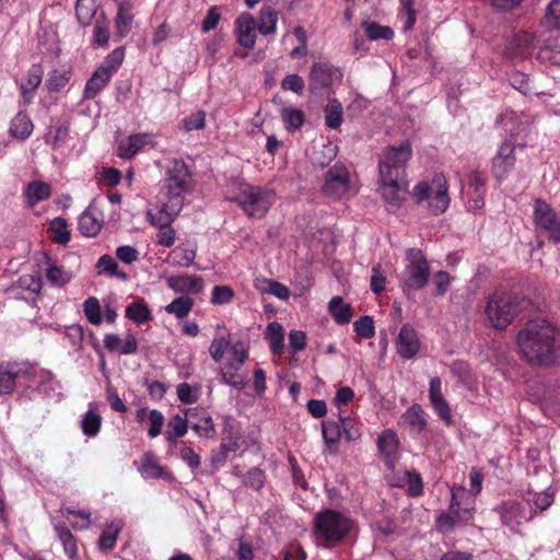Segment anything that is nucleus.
Segmentation results:
<instances>
[{
	"label": "nucleus",
	"mask_w": 560,
	"mask_h": 560,
	"mask_svg": "<svg viewBox=\"0 0 560 560\" xmlns=\"http://www.w3.org/2000/svg\"><path fill=\"white\" fill-rule=\"evenodd\" d=\"M556 328L544 318L528 320L516 336L523 357L532 365L548 366L556 361Z\"/></svg>",
	"instance_id": "nucleus-1"
},
{
	"label": "nucleus",
	"mask_w": 560,
	"mask_h": 560,
	"mask_svg": "<svg viewBox=\"0 0 560 560\" xmlns=\"http://www.w3.org/2000/svg\"><path fill=\"white\" fill-rule=\"evenodd\" d=\"M139 471L143 478H163L165 468L159 464L153 453H145L141 458Z\"/></svg>",
	"instance_id": "nucleus-26"
},
{
	"label": "nucleus",
	"mask_w": 560,
	"mask_h": 560,
	"mask_svg": "<svg viewBox=\"0 0 560 560\" xmlns=\"http://www.w3.org/2000/svg\"><path fill=\"white\" fill-rule=\"evenodd\" d=\"M420 350V341L416 330L405 324L397 338V353L404 359L413 358Z\"/></svg>",
	"instance_id": "nucleus-16"
},
{
	"label": "nucleus",
	"mask_w": 560,
	"mask_h": 560,
	"mask_svg": "<svg viewBox=\"0 0 560 560\" xmlns=\"http://www.w3.org/2000/svg\"><path fill=\"white\" fill-rule=\"evenodd\" d=\"M70 78L71 72L69 70H54L50 72L49 78L46 81V86L49 92H59L68 84Z\"/></svg>",
	"instance_id": "nucleus-45"
},
{
	"label": "nucleus",
	"mask_w": 560,
	"mask_h": 560,
	"mask_svg": "<svg viewBox=\"0 0 560 560\" xmlns=\"http://www.w3.org/2000/svg\"><path fill=\"white\" fill-rule=\"evenodd\" d=\"M351 527L349 518L335 510H325L316 514L314 520V534L328 544L339 542L349 533Z\"/></svg>",
	"instance_id": "nucleus-8"
},
{
	"label": "nucleus",
	"mask_w": 560,
	"mask_h": 560,
	"mask_svg": "<svg viewBox=\"0 0 560 560\" xmlns=\"http://www.w3.org/2000/svg\"><path fill=\"white\" fill-rule=\"evenodd\" d=\"M109 40V22L107 21L104 12L95 20L93 28V37L91 44L93 47H105Z\"/></svg>",
	"instance_id": "nucleus-28"
},
{
	"label": "nucleus",
	"mask_w": 560,
	"mask_h": 560,
	"mask_svg": "<svg viewBox=\"0 0 560 560\" xmlns=\"http://www.w3.org/2000/svg\"><path fill=\"white\" fill-rule=\"evenodd\" d=\"M378 190L382 197L388 205L399 208L408 194L406 172L404 170L396 171L395 167L386 164H378Z\"/></svg>",
	"instance_id": "nucleus-6"
},
{
	"label": "nucleus",
	"mask_w": 560,
	"mask_h": 560,
	"mask_svg": "<svg viewBox=\"0 0 560 560\" xmlns=\"http://www.w3.org/2000/svg\"><path fill=\"white\" fill-rule=\"evenodd\" d=\"M102 229V222L89 210H85L79 218V230L88 237L96 236Z\"/></svg>",
	"instance_id": "nucleus-35"
},
{
	"label": "nucleus",
	"mask_w": 560,
	"mask_h": 560,
	"mask_svg": "<svg viewBox=\"0 0 560 560\" xmlns=\"http://www.w3.org/2000/svg\"><path fill=\"white\" fill-rule=\"evenodd\" d=\"M339 421L341 423L342 435L347 441H358L361 438V431L355 420L339 416Z\"/></svg>",
	"instance_id": "nucleus-54"
},
{
	"label": "nucleus",
	"mask_w": 560,
	"mask_h": 560,
	"mask_svg": "<svg viewBox=\"0 0 560 560\" xmlns=\"http://www.w3.org/2000/svg\"><path fill=\"white\" fill-rule=\"evenodd\" d=\"M206 114L202 110H198L190 116L184 118L183 126L187 131L200 130L205 128Z\"/></svg>",
	"instance_id": "nucleus-60"
},
{
	"label": "nucleus",
	"mask_w": 560,
	"mask_h": 560,
	"mask_svg": "<svg viewBox=\"0 0 560 560\" xmlns=\"http://www.w3.org/2000/svg\"><path fill=\"white\" fill-rule=\"evenodd\" d=\"M265 472L258 467L249 469L243 476V485L254 490H260L265 485Z\"/></svg>",
	"instance_id": "nucleus-52"
},
{
	"label": "nucleus",
	"mask_w": 560,
	"mask_h": 560,
	"mask_svg": "<svg viewBox=\"0 0 560 560\" xmlns=\"http://www.w3.org/2000/svg\"><path fill=\"white\" fill-rule=\"evenodd\" d=\"M398 444V438L392 430H385L378 435L377 447L384 457L385 465L388 468L394 467L397 460Z\"/></svg>",
	"instance_id": "nucleus-20"
},
{
	"label": "nucleus",
	"mask_w": 560,
	"mask_h": 560,
	"mask_svg": "<svg viewBox=\"0 0 560 560\" xmlns=\"http://www.w3.org/2000/svg\"><path fill=\"white\" fill-rule=\"evenodd\" d=\"M362 26L365 31L366 37L371 40L380 38L390 39L394 36V32L390 27L378 25L375 22H364Z\"/></svg>",
	"instance_id": "nucleus-46"
},
{
	"label": "nucleus",
	"mask_w": 560,
	"mask_h": 560,
	"mask_svg": "<svg viewBox=\"0 0 560 560\" xmlns=\"http://www.w3.org/2000/svg\"><path fill=\"white\" fill-rule=\"evenodd\" d=\"M150 428L148 430V435L150 438L158 436L163 428L164 424V416L161 411L153 409L148 415Z\"/></svg>",
	"instance_id": "nucleus-59"
},
{
	"label": "nucleus",
	"mask_w": 560,
	"mask_h": 560,
	"mask_svg": "<svg viewBox=\"0 0 560 560\" xmlns=\"http://www.w3.org/2000/svg\"><path fill=\"white\" fill-rule=\"evenodd\" d=\"M125 58V48L118 47L114 49L103 61V63L100 66V68L105 69L109 75L113 77V74L118 70V68L121 66Z\"/></svg>",
	"instance_id": "nucleus-49"
},
{
	"label": "nucleus",
	"mask_w": 560,
	"mask_h": 560,
	"mask_svg": "<svg viewBox=\"0 0 560 560\" xmlns=\"http://www.w3.org/2000/svg\"><path fill=\"white\" fill-rule=\"evenodd\" d=\"M188 419L180 415H175L167 423L166 441L174 443L177 438H182L187 433Z\"/></svg>",
	"instance_id": "nucleus-37"
},
{
	"label": "nucleus",
	"mask_w": 560,
	"mask_h": 560,
	"mask_svg": "<svg viewBox=\"0 0 560 560\" xmlns=\"http://www.w3.org/2000/svg\"><path fill=\"white\" fill-rule=\"evenodd\" d=\"M231 336L214 338L209 347L210 357L215 361L220 362L223 359L224 352L230 348Z\"/></svg>",
	"instance_id": "nucleus-53"
},
{
	"label": "nucleus",
	"mask_w": 560,
	"mask_h": 560,
	"mask_svg": "<svg viewBox=\"0 0 560 560\" xmlns=\"http://www.w3.org/2000/svg\"><path fill=\"white\" fill-rule=\"evenodd\" d=\"M406 267L400 281L402 292L409 298L416 291L423 289L430 279V266L423 253L409 248L406 253Z\"/></svg>",
	"instance_id": "nucleus-4"
},
{
	"label": "nucleus",
	"mask_w": 560,
	"mask_h": 560,
	"mask_svg": "<svg viewBox=\"0 0 560 560\" xmlns=\"http://www.w3.org/2000/svg\"><path fill=\"white\" fill-rule=\"evenodd\" d=\"M101 416L92 410H89L81 421V428L85 435L95 436L101 429Z\"/></svg>",
	"instance_id": "nucleus-48"
},
{
	"label": "nucleus",
	"mask_w": 560,
	"mask_h": 560,
	"mask_svg": "<svg viewBox=\"0 0 560 560\" xmlns=\"http://www.w3.org/2000/svg\"><path fill=\"white\" fill-rule=\"evenodd\" d=\"M228 200L237 203L248 217L261 218L273 203L275 194L259 186L245 185L237 196Z\"/></svg>",
	"instance_id": "nucleus-7"
},
{
	"label": "nucleus",
	"mask_w": 560,
	"mask_h": 560,
	"mask_svg": "<svg viewBox=\"0 0 560 560\" xmlns=\"http://www.w3.org/2000/svg\"><path fill=\"white\" fill-rule=\"evenodd\" d=\"M24 195L26 197L27 202L31 206H34L37 202L46 200L50 197L51 187L47 183L34 180L27 185Z\"/></svg>",
	"instance_id": "nucleus-27"
},
{
	"label": "nucleus",
	"mask_w": 560,
	"mask_h": 560,
	"mask_svg": "<svg viewBox=\"0 0 560 560\" xmlns=\"http://www.w3.org/2000/svg\"><path fill=\"white\" fill-rule=\"evenodd\" d=\"M534 222L537 229L547 233L550 241L560 243V218L550 205L540 198L534 203Z\"/></svg>",
	"instance_id": "nucleus-9"
},
{
	"label": "nucleus",
	"mask_w": 560,
	"mask_h": 560,
	"mask_svg": "<svg viewBox=\"0 0 560 560\" xmlns=\"http://www.w3.org/2000/svg\"><path fill=\"white\" fill-rule=\"evenodd\" d=\"M243 443L238 423L228 416L223 421L221 450L223 452H236Z\"/></svg>",
	"instance_id": "nucleus-19"
},
{
	"label": "nucleus",
	"mask_w": 560,
	"mask_h": 560,
	"mask_svg": "<svg viewBox=\"0 0 560 560\" xmlns=\"http://www.w3.org/2000/svg\"><path fill=\"white\" fill-rule=\"evenodd\" d=\"M237 42L241 46L252 49L256 42V22L248 13L241 14L235 22Z\"/></svg>",
	"instance_id": "nucleus-18"
},
{
	"label": "nucleus",
	"mask_w": 560,
	"mask_h": 560,
	"mask_svg": "<svg viewBox=\"0 0 560 560\" xmlns=\"http://www.w3.org/2000/svg\"><path fill=\"white\" fill-rule=\"evenodd\" d=\"M50 230L54 233V242L66 245L70 241V232L68 230V223L63 218H55L50 222Z\"/></svg>",
	"instance_id": "nucleus-44"
},
{
	"label": "nucleus",
	"mask_w": 560,
	"mask_h": 560,
	"mask_svg": "<svg viewBox=\"0 0 560 560\" xmlns=\"http://www.w3.org/2000/svg\"><path fill=\"white\" fill-rule=\"evenodd\" d=\"M278 15L270 7L262 8L259 14V22L256 25L262 35L272 34L276 31Z\"/></svg>",
	"instance_id": "nucleus-39"
},
{
	"label": "nucleus",
	"mask_w": 560,
	"mask_h": 560,
	"mask_svg": "<svg viewBox=\"0 0 560 560\" xmlns=\"http://www.w3.org/2000/svg\"><path fill=\"white\" fill-rule=\"evenodd\" d=\"M43 74L44 70L42 65L35 63L28 69L25 81L22 84L27 85L31 89H38L43 81Z\"/></svg>",
	"instance_id": "nucleus-58"
},
{
	"label": "nucleus",
	"mask_w": 560,
	"mask_h": 560,
	"mask_svg": "<svg viewBox=\"0 0 560 560\" xmlns=\"http://www.w3.org/2000/svg\"><path fill=\"white\" fill-rule=\"evenodd\" d=\"M337 70L326 62H315L308 74V88L313 94L328 93Z\"/></svg>",
	"instance_id": "nucleus-12"
},
{
	"label": "nucleus",
	"mask_w": 560,
	"mask_h": 560,
	"mask_svg": "<svg viewBox=\"0 0 560 560\" xmlns=\"http://www.w3.org/2000/svg\"><path fill=\"white\" fill-rule=\"evenodd\" d=\"M405 481L411 497H418L423 491V483L421 476L416 471H406Z\"/></svg>",
	"instance_id": "nucleus-57"
},
{
	"label": "nucleus",
	"mask_w": 560,
	"mask_h": 560,
	"mask_svg": "<svg viewBox=\"0 0 560 560\" xmlns=\"http://www.w3.org/2000/svg\"><path fill=\"white\" fill-rule=\"evenodd\" d=\"M132 22V15H130L121 5L118 9L116 16L117 34L120 37H125L128 33V27Z\"/></svg>",
	"instance_id": "nucleus-62"
},
{
	"label": "nucleus",
	"mask_w": 560,
	"mask_h": 560,
	"mask_svg": "<svg viewBox=\"0 0 560 560\" xmlns=\"http://www.w3.org/2000/svg\"><path fill=\"white\" fill-rule=\"evenodd\" d=\"M97 5L94 0H78L75 15L82 26H89L93 19L96 20Z\"/></svg>",
	"instance_id": "nucleus-30"
},
{
	"label": "nucleus",
	"mask_w": 560,
	"mask_h": 560,
	"mask_svg": "<svg viewBox=\"0 0 560 560\" xmlns=\"http://www.w3.org/2000/svg\"><path fill=\"white\" fill-rule=\"evenodd\" d=\"M328 310L339 325L348 324L352 318V308L350 304L343 302L341 296H334L328 303Z\"/></svg>",
	"instance_id": "nucleus-25"
},
{
	"label": "nucleus",
	"mask_w": 560,
	"mask_h": 560,
	"mask_svg": "<svg viewBox=\"0 0 560 560\" xmlns=\"http://www.w3.org/2000/svg\"><path fill=\"white\" fill-rule=\"evenodd\" d=\"M349 188L350 175L343 164L336 163L327 170L322 187L325 196L331 199H340L349 191Z\"/></svg>",
	"instance_id": "nucleus-10"
},
{
	"label": "nucleus",
	"mask_w": 560,
	"mask_h": 560,
	"mask_svg": "<svg viewBox=\"0 0 560 560\" xmlns=\"http://www.w3.org/2000/svg\"><path fill=\"white\" fill-rule=\"evenodd\" d=\"M45 259L48 264V267L46 268L47 280L55 287H63L67 284L71 279V275L63 271L57 265L50 264V258L48 255H45Z\"/></svg>",
	"instance_id": "nucleus-40"
},
{
	"label": "nucleus",
	"mask_w": 560,
	"mask_h": 560,
	"mask_svg": "<svg viewBox=\"0 0 560 560\" xmlns=\"http://www.w3.org/2000/svg\"><path fill=\"white\" fill-rule=\"evenodd\" d=\"M529 305L530 301L525 296L494 291L487 299L485 314L494 329L504 330Z\"/></svg>",
	"instance_id": "nucleus-2"
},
{
	"label": "nucleus",
	"mask_w": 560,
	"mask_h": 560,
	"mask_svg": "<svg viewBox=\"0 0 560 560\" xmlns=\"http://www.w3.org/2000/svg\"><path fill=\"white\" fill-rule=\"evenodd\" d=\"M343 120L342 105L336 98L330 100L325 107V124L331 129L340 127Z\"/></svg>",
	"instance_id": "nucleus-36"
},
{
	"label": "nucleus",
	"mask_w": 560,
	"mask_h": 560,
	"mask_svg": "<svg viewBox=\"0 0 560 560\" xmlns=\"http://www.w3.org/2000/svg\"><path fill=\"white\" fill-rule=\"evenodd\" d=\"M234 298V291L230 285H215L212 290L211 303L222 305L230 303Z\"/></svg>",
	"instance_id": "nucleus-56"
},
{
	"label": "nucleus",
	"mask_w": 560,
	"mask_h": 560,
	"mask_svg": "<svg viewBox=\"0 0 560 560\" xmlns=\"http://www.w3.org/2000/svg\"><path fill=\"white\" fill-rule=\"evenodd\" d=\"M180 210L182 209L175 210L174 201L167 199V201L163 203L155 213H153L151 210H148L147 217L149 222L159 229L171 225Z\"/></svg>",
	"instance_id": "nucleus-21"
},
{
	"label": "nucleus",
	"mask_w": 560,
	"mask_h": 560,
	"mask_svg": "<svg viewBox=\"0 0 560 560\" xmlns=\"http://www.w3.org/2000/svg\"><path fill=\"white\" fill-rule=\"evenodd\" d=\"M546 23L552 27H560V0H552L546 13Z\"/></svg>",
	"instance_id": "nucleus-64"
},
{
	"label": "nucleus",
	"mask_w": 560,
	"mask_h": 560,
	"mask_svg": "<svg viewBox=\"0 0 560 560\" xmlns=\"http://www.w3.org/2000/svg\"><path fill=\"white\" fill-rule=\"evenodd\" d=\"M148 135L136 133L127 138V140L120 141L117 148V155L121 159L133 158L147 143Z\"/></svg>",
	"instance_id": "nucleus-23"
},
{
	"label": "nucleus",
	"mask_w": 560,
	"mask_h": 560,
	"mask_svg": "<svg viewBox=\"0 0 560 560\" xmlns=\"http://www.w3.org/2000/svg\"><path fill=\"white\" fill-rule=\"evenodd\" d=\"M56 532L59 540L61 541L65 552L70 557L74 558L78 553L77 539L67 526H56Z\"/></svg>",
	"instance_id": "nucleus-42"
},
{
	"label": "nucleus",
	"mask_w": 560,
	"mask_h": 560,
	"mask_svg": "<svg viewBox=\"0 0 560 560\" xmlns=\"http://www.w3.org/2000/svg\"><path fill=\"white\" fill-rule=\"evenodd\" d=\"M411 145L408 141L400 143L398 147H387L383 152L378 164H386L397 170L406 172L407 163L411 158Z\"/></svg>",
	"instance_id": "nucleus-15"
},
{
	"label": "nucleus",
	"mask_w": 560,
	"mask_h": 560,
	"mask_svg": "<svg viewBox=\"0 0 560 560\" xmlns=\"http://www.w3.org/2000/svg\"><path fill=\"white\" fill-rule=\"evenodd\" d=\"M126 316L137 324H143L151 319V311L143 302L131 303L126 307Z\"/></svg>",
	"instance_id": "nucleus-41"
},
{
	"label": "nucleus",
	"mask_w": 560,
	"mask_h": 560,
	"mask_svg": "<svg viewBox=\"0 0 560 560\" xmlns=\"http://www.w3.org/2000/svg\"><path fill=\"white\" fill-rule=\"evenodd\" d=\"M402 420L417 433H420L427 425L424 411L420 405H412L404 415Z\"/></svg>",
	"instance_id": "nucleus-33"
},
{
	"label": "nucleus",
	"mask_w": 560,
	"mask_h": 560,
	"mask_svg": "<svg viewBox=\"0 0 560 560\" xmlns=\"http://www.w3.org/2000/svg\"><path fill=\"white\" fill-rule=\"evenodd\" d=\"M386 278L382 273V267L380 264H376L372 267V276H371V290L375 294H380L385 290Z\"/></svg>",
	"instance_id": "nucleus-61"
},
{
	"label": "nucleus",
	"mask_w": 560,
	"mask_h": 560,
	"mask_svg": "<svg viewBox=\"0 0 560 560\" xmlns=\"http://www.w3.org/2000/svg\"><path fill=\"white\" fill-rule=\"evenodd\" d=\"M323 438L328 446H336L342 435L340 421H324L322 423Z\"/></svg>",
	"instance_id": "nucleus-43"
},
{
	"label": "nucleus",
	"mask_w": 560,
	"mask_h": 560,
	"mask_svg": "<svg viewBox=\"0 0 560 560\" xmlns=\"http://www.w3.org/2000/svg\"><path fill=\"white\" fill-rule=\"evenodd\" d=\"M230 354L232 358L229 359V368L234 370H240L243 364L248 359V350L245 347L244 342L238 340L236 342H232L229 348Z\"/></svg>",
	"instance_id": "nucleus-38"
},
{
	"label": "nucleus",
	"mask_w": 560,
	"mask_h": 560,
	"mask_svg": "<svg viewBox=\"0 0 560 560\" xmlns=\"http://www.w3.org/2000/svg\"><path fill=\"white\" fill-rule=\"evenodd\" d=\"M34 125L25 112H19L11 120L10 135L19 140L27 139L33 132Z\"/></svg>",
	"instance_id": "nucleus-24"
},
{
	"label": "nucleus",
	"mask_w": 560,
	"mask_h": 560,
	"mask_svg": "<svg viewBox=\"0 0 560 560\" xmlns=\"http://www.w3.org/2000/svg\"><path fill=\"white\" fill-rule=\"evenodd\" d=\"M165 188L167 199L174 201L175 210L184 206V197L194 189L192 174L183 160H174L166 170Z\"/></svg>",
	"instance_id": "nucleus-5"
},
{
	"label": "nucleus",
	"mask_w": 560,
	"mask_h": 560,
	"mask_svg": "<svg viewBox=\"0 0 560 560\" xmlns=\"http://www.w3.org/2000/svg\"><path fill=\"white\" fill-rule=\"evenodd\" d=\"M32 366L27 363L2 362L0 364V395L11 394L15 388V381L21 376H28Z\"/></svg>",
	"instance_id": "nucleus-13"
},
{
	"label": "nucleus",
	"mask_w": 560,
	"mask_h": 560,
	"mask_svg": "<svg viewBox=\"0 0 560 560\" xmlns=\"http://www.w3.org/2000/svg\"><path fill=\"white\" fill-rule=\"evenodd\" d=\"M266 338L269 341L270 351L273 354H279L282 352L284 347V331L283 327L279 323L272 322L268 324L266 329Z\"/></svg>",
	"instance_id": "nucleus-29"
},
{
	"label": "nucleus",
	"mask_w": 560,
	"mask_h": 560,
	"mask_svg": "<svg viewBox=\"0 0 560 560\" xmlns=\"http://www.w3.org/2000/svg\"><path fill=\"white\" fill-rule=\"evenodd\" d=\"M119 530V527H116L114 525H110L107 528H105L98 539L100 549L104 551L112 550L116 545Z\"/></svg>",
	"instance_id": "nucleus-55"
},
{
	"label": "nucleus",
	"mask_w": 560,
	"mask_h": 560,
	"mask_svg": "<svg viewBox=\"0 0 560 560\" xmlns=\"http://www.w3.org/2000/svg\"><path fill=\"white\" fill-rule=\"evenodd\" d=\"M455 521L456 518L451 512H442L436 518L435 527L440 533H452L455 528Z\"/></svg>",
	"instance_id": "nucleus-63"
},
{
	"label": "nucleus",
	"mask_w": 560,
	"mask_h": 560,
	"mask_svg": "<svg viewBox=\"0 0 560 560\" xmlns=\"http://www.w3.org/2000/svg\"><path fill=\"white\" fill-rule=\"evenodd\" d=\"M167 285L174 292L187 294H199L203 290V280L194 275L172 276L167 279Z\"/></svg>",
	"instance_id": "nucleus-17"
},
{
	"label": "nucleus",
	"mask_w": 560,
	"mask_h": 560,
	"mask_svg": "<svg viewBox=\"0 0 560 560\" xmlns=\"http://www.w3.org/2000/svg\"><path fill=\"white\" fill-rule=\"evenodd\" d=\"M112 75L103 68H97L86 81L83 98L93 100L109 82Z\"/></svg>",
	"instance_id": "nucleus-22"
},
{
	"label": "nucleus",
	"mask_w": 560,
	"mask_h": 560,
	"mask_svg": "<svg viewBox=\"0 0 560 560\" xmlns=\"http://www.w3.org/2000/svg\"><path fill=\"white\" fill-rule=\"evenodd\" d=\"M502 523L515 529L516 526L532 520L533 510L528 501L508 500L497 508Z\"/></svg>",
	"instance_id": "nucleus-11"
},
{
	"label": "nucleus",
	"mask_w": 560,
	"mask_h": 560,
	"mask_svg": "<svg viewBox=\"0 0 560 560\" xmlns=\"http://www.w3.org/2000/svg\"><path fill=\"white\" fill-rule=\"evenodd\" d=\"M280 115L284 127L289 132L296 131L305 121V115L301 109L283 107Z\"/></svg>",
	"instance_id": "nucleus-34"
},
{
	"label": "nucleus",
	"mask_w": 560,
	"mask_h": 560,
	"mask_svg": "<svg viewBox=\"0 0 560 560\" xmlns=\"http://www.w3.org/2000/svg\"><path fill=\"white\" fill-rule=\"evenodd\" d=\"M256 289L277 296L280 300H288L290 290L282 283L270 279H257L255 283Z\"/></svg>",
	"instance_id": "nucleus-32"
},
{
	"label": "nucleus",
	"mask_w": 560,
	"mask_h": 560,
	"mask_svg": "<svg viewBox=\"0 0 560 560\" xmlns=\"http://www.w3.org/2000/svg\"><path fill=\"white\" fill-rule=\"evenodd\" d=\"M417 203L428 201V208L434 215L444 213L450 206L447 182L444 175H435L431 183L417 184L411 192Z\"/></svg>",
	"instance_id": "nucleus-3"
},
{
	"label": "nucleus",
	"mask_w": 560,
	"mask_h": 560,
	"mask_svg": "<svg viewBox=\"0 0 560 560\" xmlns=\"http://www.w3.org/2000/svg\"><path fill=\"white\" fill-rule=\"evenodd\" d=\"M515 143L511 140L504 141L498 153L492 159V173L498 179H502L514 167Z\"/></svg>",
	"instance_id": "nucleus-14"
},
{
	"label": "nucleus",
	"mask_w": 560,
	"mask_h": 560,
	"mask_svg": "<svg viewBox=\"0 0 560 560\" xmlns=\"http://www.w3.org/2000/svg\"><path fill=\"white\" fill-rule=\"evenodd\" d=\"M83 311L91 324L100 325L102 323L101 305L95 296H91L84 301Z\"/></svg>",
	"instance_id": "nucleus-50"
},
{
	"label": "nucleus",
	"mask_w": 560,
	"mask_h": 560,
	"mask_svg": "<svg viewBox=\"0 0 560 560\" xmlns=\"http://www.w3.org/2000/svg\"><path fill=\"white\" fill-rule=\"evenodd\" d=\"M354 331L362 338L370 339L375 335L374 320L371 316L364 315L353 323Z\"/></svg>",
	"instance_id": "nucleus-51"
},
{
	"label": "nucleus",
	"mask_w": 560,
	"mask_h": 560,
	"mask_svg": "<svg viewBox=\"0 0 560 560\" xmlns=\"http://www.w3.org/2000/svg\"><path fill=\"white\" fill-rule=\"evenodd\" d=\"M238 370L230 369L229 368V361L224 365V368L221 369L220 375L223 383L237 388L242 389L246 386L247 382L244 376L240 375Z\"/></svg>",
	"instance_id": "nucleus-47"
},
{
	"label": "nucleus",
	"mask_w": 560,
	"mask_h": 560,
	"mask_svg": "<svg viewBox=\"0 0 560 560\" xmlns=\"http://www.w3.org/2000/svg\"><path fill=\"white\" fill-rule=\"evenodd\" d=\"M195 301L188 295H180L165 306V312L177 318H185L192 310Z\"/></svg>",
	"instance_id": "nucleus-31"
}]
</instances>
